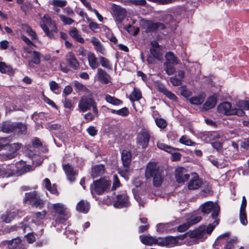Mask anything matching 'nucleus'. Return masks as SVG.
Wrapping results in <instances>:
<instances>
[{"label": "nucleus", "instance_id": "f257e3e1", "mask_svg": "<svg viewBox=\"0 0 249 249\" xmlns=\"http://www.w3.org/2000/svg\"><path fill=\"white\" fill-rule=\"evenodd\" d=\"M146 178L153 177V184L155 187L160 186L163 181V178L159 173L157 165L155 162L149 163L145 172Z\"/></svg>", "mask_w": 249, "mask_h": 249}, {"label": "nucleus", "instance_id": "f03ea898", "mask_svg": "<svg viewBox=\"0 0 249 249\" xmlns=\"http://www.w3.org/2000/svg\"><path fill=\"white\" fill-rule=\"evenodd\" d=\"M40 26L48 37H54L53 32L56 33L57 28L54 21L48 14L44 15L41 18Z\"/></svg>", "mask_w": 249, "mask_h": 249}, {"label": "nucleus", "instance_id": "7ed1b4c3", "mask_svg": "<svg viewBox=\"0 0 249 249\" xmlns=\"http://www.w3.org/2000/svg\"><path fill=\"white\" fill-rule=\"evenodd\" d=\"M165 62L163 64V69L168 75H173L176 71L175 66L179 63L178 59L173 53L169 52L165 55Z\"/></svg>", "mask_w": 249, "mask_h": 249}, {"label": "nucleus", "instance_id": "20e7f679", "mask_svg": "<svg viewBox=\"0 0 249 249\" xmlns=\"http://www.w3.org/2000/svg\"><path fill=\"white\" fill-rule=\"evenodd\" d=\"M111 186V181L107 178H103L93 182L90 186L91 193L94 191L98 195H100L104 191H106Z\"/></svg>", "mask_w": 249, "mask_h": 249}, {"label": "nucleus", "instance_id": "39448f33", "mask_svg": "<svg viewBox=\"0 0 249 249\" xmlns=\"http://www.w3.org/2000/svg\"><path fill=\"white\" fill-rule=\"evenodd\" d=\"M141 24L142 28L144 29L146 33L154 32L158 29L163 30L165 28V26L161 23H154L151 21L144 19L141 20Z\"/></svg>", "mask_w": 249, "mask_h": 249}, {"label": "nucleus", "instance_id": "423d86ee", "mask_svg": "<svg viewBox=\"0 0 249 249\" xmlns=\"http://www.w3.org/2000/svg\"><path fill=\"white\" fill-rule=\"evenodd\" d=\"M53 208L56 213L59 214L56 221L58 222L63 223L66 221L69 216L66 212L67 208L62 203H55L53 204Z\"/></svg>", "mask_w": 249, "mask_h": 249}, {"label": "nucleus", "instance_id": "0eeeda50", "mask_svg": "<svg viewBox=\"0 0 249 249\" xmlns=\"http://www.w3.org/2000/svg\"><path fill=\"white\" fill-rule=\"evenodd\" d=\"M150 136L149 130L145 129H142L138 135L137 142L142 148H145L148 144Z\"/></svg>", "mask_w": 249, "mask_h": 249}, {"label": "nucleus", "instance_id": "6e6552de", "mask_svg": "<svg viewBox=\"0 0 249 249\" xmlns=\"http://www.w3.org/2000/svg\"><path fill=\"white\" fill-rule=\"evenodd\" d=\"M20 148V144L18 143H14L9 144L6 150L9 151L10 153L0 154V158L2 160H7L13 159L15 157L16 152Z\"/></svg>", "mask_w": 249, "mask_h": 249}, {"label": "nucleus", "instance_id": "1a4fd4ad", "mask_svg": "<svg viewBox=\"0 0 249 249\" xmlns=\"http://www.w3.org/2000/svg\"><path fill=\"white\" fill-rule=\"evenodd\" d=\"M94 100L90 97L83 96L78 103V107L80 111L84 112L89 110L94 105Z\"/></svg>", "mask_w": 249, "mask_h": 249}, {"label": "nucleus", "instance_id": "9d476101", "mask_svg": "<svg viewBox=\"0 0 249 249\" xmlns=\"http://www.w3.org/2000/svg\"><path fill=\"white\" fill-rule=\"evenodd\" d=\"M217 111L219 113L225 115H233V108L229 102H224L220 103L217 107Z\"/></svg>", "mask_w": 249, "mask_h": 249}, {"label": "nucleus", "instance_id": "9b49d317", "mask_svg": "<svg viewBox=\"0 0 249 249\" xmlns=\"http://www.w3.org/2000/svg\"><path fill=\"white\" fill-rule=\"evenodd\" d=\"M189 177L190 176L187 173L185 168L178 167L176 170L175 178L178 182H184L188 180Z\"/></svg>", "mask_w": 249, "mask_h": 249}, {"label": "nucleus", "instance_id": "f8f14e48", "mask_svg": "<svg viewBox=\"0 0 249 249\" xmlns=\"http://www.w3.org/2000/svg\"><path fill=\"white\" fill-rule=\"evenodd\" d=\"M212 210L213 211L212 213V216L213 219H215L218 215L219 208L214 206L212 201H207L203 203V213H208Z\"/></svg>", "mask_w": 249, "mask_h": 249}, {"label": "nucleus", "instance_id": "ddd939ff", "mask_svg": "<svg viewBox=\"0 0 249 249\" xmlns=\"http://www.w3.org/2000/svg\"><path fill=\"white\" fill-rule=\"evenodd\" d=\"M21 240L16 238L10 241H5L0 244V249H14L18 248L20 244Z\"/></svg>", "mask_w": 249, "mask_h": 249}, {"label": "nucleus", "instance_id": "4468645a", "mask_svg": "<svg viewBox=\"0 0 249 249\" xmlns=\"http://www.w3.org/2000/svg\"><path fill=\"white\" fill-rule=\"evenodd\" d=\"M129 205L128 196L126 194L118 195L117 199L114 203V206L117 208L128 207Z\"/></svg>", "mask_w": 249, "mask_h": 249}, {"label": "nucleus", "instance_id": "2eb2a0df", "mask_svg": "<svg viewBox=\"0 0 249 249\" xmlns=\"http://www.w3.org/2000/svg\"><path fill=\"white\" fill-rule=\"evenodd\" d=\"M178 240L177 237L168 236L165 238H160L159 245L160 246H167L172 247L178 244Z\"/></svg>", "mask_w": 249, "mask_h": 249}, {"label": "nucleus", "instance_id": "dca6fc26", "mask_svg": "<svg viewBox=\"0 0 249 249\" xmlns=\"http://www.w3.org/2000/svg\"><path fill=\"white\" fill-rule=\"evenodd\" d=\"M13 165L16 167L17 174L13 175V176H18L32 170V166L29 165H27L23 161H20L18 163H17L16 165Z\"/></svg>", "mask_w": 249, "mask_h": 249}, {"label": "nucleus", "instance_id": "f3484780", "mask_svg": "<svg viewBox=\"0 0 249 249\" xmlns=\"http://www.w3.org/2000/svg\"><path fill=\"white\" fill-rule=\"evenodd\" d=\"M112 10L116 18L119 22H121L126 15V11L120 6L113 4L112 6Z\"/></svg>", "mask_w": 249, "mask_h": 249}, {"label": "nucleus", "instance_id": "a211bd4d", "mask_svg": "<svg viewBox=\"0 0 249 249\" xmlns=\"http://www.w3.org/2000/svg\"><path fill=\"white\" fill-rule=\"evenodd\" d=\"M66 59L69 65L74 70L79 69V64L72 52H69L66 56Z\"/></svg>", "mask_w": 249, "mask_h": 249}, {"label": "nucleus", "instance_id": "6ab92c4d", "mask_svg": "<svg viewBox=\"0 0 249 249\" xmlns=\"http://www.w3.org/2000/svg\"><path fill=\"white\" fill-rule=\"evenodd\" d=\"M151 48L150 49L151 54L153 56L158 60H160L162 57L161 50L156 41H153L151 43Z\"/></svg>", "mask_w": 249, "mask_h": 249}, {"label": "nucleus", "instance_id": "aec40b11", "mask_svg": "<svg viewBox=\"0 0 249 249\" xmlns=\"http://www.w3.org/2000/svg\"><path fill=\"white\" fill-rule=\"evenodd\" d=\"M63 168L65 171L68 179L71 182L74 181L77 174L76 171L69 164L63 165Z\"/></svg>", "mask_w": 249, "mask_h": 249}, {"label": "nucleus", "instance_id": "412c9836", "mask_svg": "<svg viewBox=\"0 0 249 249\" xmlns=\"http://www.w3.org/2000/svg\"><path fill=\"white\" fill-rule=\"evenodd\" d=\"M140 239L142 243L147 246H152L154 244L159 245L160 238H157L150 235H141Z\"/></svg>", "mask_w": 249, "mask_h": 249}, {"label": "nucleus", "instance_id": "4be33fe9", "mask_svg": "<svg viewBox=\"0 0 249 249\" xmlns=\"http://www.w3.org/2000/svg\"><path fill=\"white\" fill-rule=\"evenodd\" d=\"M16 174V167L14 165L8 166L6 168L1 169L0 168V177L8 178Z\"/></svg>", "mask_w": 249, "mask_h": 249}, {"label": "nucleus", "instance_id": "5701e85b", "mask_svg": "<svg viewBox=\"0 0 249 249\" xmlns=\"http://www.w3.org/2000/svg\"><path fill=\"white\" fill-rule=\"evenodd\" d=\"M19 214L18 210L13 209L6 213L1 216V219L3 221L6 223H10Z\"/></svg>", "mask_w": 249, "mask_h": 249}, {"label": "nucleus", "instance_id": "b1692460", "mask_svg": "<svg viewBox=\"0 0 249 249\" xmlns=\"http://www.w3.org/2000/svg\"><path fill=\"white\" fill-rule=\"evenodd\" d=\"M97 76L98 80L102 83L107 84L109 82V75L101 68H98L97 69Z\"/></svg>", "mask_w": 249, "mask_h": 249}, {"label": "nucleus", "instance_id": "393cba45", "mask_svg": "<svg viewBox=\"0 0 249 249\" xmlns=\"http://www.w3.org/2000/svg\"><path fill=\"white\" fill-rule=\"evenodd\" d=\"M105 172V168L103 164L97 165L93 167L91 171V176L96 178L103 175Z\"/></svg>", "mask_w": 249, "mask_h": 249}, {"label": "nucleus", "instance_id": "a878e982", "mask_svg": "<svg viewBox=\"0 0 249 249\" xmlns=\"http://www.w3.org/2000/svg\"><path fill=\"white\" fill-rule=\"evenodd\" d=\"M90 41L92 45L94 46L95 50L97 52H100L101 53L103 54H105V49L104 48L101 42L97 38L93 36L91 38Z\"/></svg>", "mask_w": 249, "mask_h": 249}, {"label": "nucleus", "instance_id": "bb28decb", "mask_svg": "<svg viewBox=\"0 0 249 249\" xmlns=\"http://www.w3.org/2000/svg\"><path fill=\"white\" fill-rule=\"evenodd\" d=\"M87 57L89 64L91 69L94 70L98 68L99 65L98 59L93 53L89 52L87 54Z\"/></svg>", "mask_w": 249, "mask_h": 249}, {"label": "nucleus", "instance_id": "cd10ccee", "mask_svg": "<svg viewBox=\"0 0 249 249\" xmlns=\"http://www.w3.org/2000/svg\"><path fill=\"white\" fill-rule=\"evenodd\" d=\"M217 103V98L215 95L210 96L203 104V109L209 110L214 107Z\"/></svg>", "mask_w": 249, "mask_h": 249}, {"label": "nucleus", "instance_id": "c85d7f7f", "mask_svg": "<svg viewBox=\"0 0 249 249\" xmlns=\"http://www.w3.org/2000/svg\"><path fill=\"white\" fill-rule=\"evenodd\" d=\"M193 179H192L188 186L189 190L196 189L200 186V182L198 179V176L196 173L192 174Z\"/></svg>", "mask_w": 249, "mask_h": 249}, {"label": "nucleus", "instance_id": "c756f323", "mask_svg": "<svg viewBox=\"0 0 249 249\" xmlns=\"http://www.w3.org/2000/svg\"><path fill=\"white\" fill-rule=\"evenodd\" d=\"M122 160L124 167L127 168L131 161V153L127 150H123L122 153Z\"/></svg>", "mask_w": 249, "mask_h": 249}, {"label": "nucleus", "instance_id": "7c9ffc66", "mask_svg": "<svg viewBox=\"0 0 249 249\" xmlns=\"http://www.w3.org/2000/svg\"><path fill=\"white\" fill-rule=\"evenodd\" d=\"M16 124V123L11 122H5L2 124L1 130L4 133H10L15 131Z\"/></svg>", "mask_w": 249, "mask_h": 249}, {"label": "nucleus", "instance_id": "2f4dec72", "mask_svg": "<svg viewBox=\"0 0 249 249\" xmlns=\"http://www.w3.org/2000/svg\"><path fill=\"white\" fill-rule=\"evenodd\" d=\"M89 209V204L85 200H81L76 205L77 211L83 213H87Z\"/></svg>", "mask_w": 249, "mask_h": 249}, {"label": "nucleus", "instance_id": "473e14b6", "mask_svg": "<svg viewBox=\"0 0 249 249\" xmlns=\"http://www.w3.org/2000/svg\"><path fill=\"white\" fill-rule=\"evenodd\" d=\"M28 53H31L33 58L31 61H29V65L30 67H33V64H39L40 62V53L36 51H28Z\"/></svg>", "mask_w": 249, "mask_h": 249}, {"label": "nucleus", "instance_id": "72a5a7b5", "mask_svg": "<svg viewBox=\"0 0 249 249\" xmlns=\"http://www.w3.org/2000/svg\"><path fill=\"white\" fill-rule=\"evenodd\" d=\"M43 184L47 190L51 193L54 195H58V193L55 185L54 184L52 185L50 180L48 178H46L44 179Z\"/></svg>", "mask_w": 249, "mask_h": 249}, {"label": "nucleus", "instance_id": "f704fd0d", "mask_svg": "<svg viewBox=\"0 0 249 249\" xmlns=\"http://www.w3.org/2000/svg\"><path fill=\"white\" fill-rule=\"evenodd\" d=\"M105 100L109 104H110L114 106H119L122 104V101L114 97L111 96L109 94H106L105 96Z\"/></svg>", "mask_w": 249, "mask_h": 249}, {"label": "nucleus", "instance_id": "c9c22d12", "mask_svg": "<svg viewBox=\"0 0 249 249\" xmlns=\"http://www.w3.org/2000/svg\"><path fill=\"white\" fill-rule=\"evenodd\" d=\"M69 34L73 39H74L78 42L81 43H85L84 39L81 37L79 34V32L75 28H73L72 30H71L70 31Z\"/></svg>", "mask_w": 249, "mask_h": 249}, {"label": "nucleus", "instance_id": "e433bc0d", "mask_svg": "<svg viewBox=\"0 0 249 249\" xmlns=\"http://www.w3.org/2000/svg\"><path fill=\"white\" fill-rule=\"evenodd\" d=\"M38 196V195L36 191L27 193L25 194L24 202L32 204Z\"/></svg>", "mask_w": 249, "mask_h": 249}, {"label": "nucleus", "instance_id": "4c0bfd02", "mask_svg": "<svg viewBox=\"0 0 249 249\" xmlns=\"http://www.w3.org/2000/svg\"><path fill=\"white\" fill-rule=\"evenodd\" d=\"M142 98V93L140 89L137 88H134L133 92L131 93L129 96V99L131 101L134 102L135 101H138Z\"/></svg>", "mask_w": 249, "mask_h": 249}, {"label": "nucleus", "instance_id": "58836bf2", "mask_svg": "<svg viewBox=\"0 0 249 249\" xmlns=\"http://www.w3.org/2000/svg\"><path fill=\"white\" fill-rule=\"evenodd\" d=\"M201 219L200 216H195L192 214H189L186 218V221L189 223L190 226L199 222Z\"/></svg>", "mask_w": 249, "mask_h": 249}, {"label": "nucleus", "instance_id": "ea45409f", "mask_svg": "<svg viewBox=\"0 0 249 249\" xmlns=\"http://www.w3.org/2000/svg\"><path fill=\"white\" fill-rule=\"evenodd\" d=\"M157 145L159 149L170 153L173 152L175 150L173 147H171L161 142H158Z\"/></svg>", "mask_w": 249, "mask_h": 249}, {"label": "nucleus", "instance_id": "a19ab883", "mask_svg": "<svg viewBox=\"0 0 249 249\" xmlns=\"http://www.w3.org/2000/svg\"><path fill=\"white\" fill-rule=\"evenodd\" d=\"M189 236L193 238H201L202 237V228L200 227L199 228L191 231L189 233Z\"/></svg>", "mask_w": 249, "mask_h": 249}, {"label": "nucleus", "instance_id": "79ce46f5", "mask_svg": "<svg viewBox=\"0 0 249 249\" xmlns=\"http://www.w3.org/2000/svg\"><path fill=\"white\" fill-rule=\"evenodd\" d=\"M58 17L64 25H71L74 21L71 17L64 14H59Z\"/></svg>", "mask_w": 249, "mask_h": 249}, {"label": "nucleus", "instance_id": "37998d69", "mask_svg": "<svg viewBox=\"0 0 249 249\" xmlns=\"http://www.w3.org/2000/svg\"><path fill=\"white\" fill-rule=\"evenodd\" d=\"M74 86L75 88V90L76 92H82L85 93H87L89 92V89L88 88L82 84L78 82V81L74 82Z\"/></svg>", "mask_w": 249, "mask_h": 249}, {"label": "nucleus", "instance_id": "c03bdc74", "mask_svg": "<svg viewBox=\"0 0 249 249\" xmlns=\"http://www.w3.org/2000/svg\"><path fill=\"white\" fill-rule=\"evenodd\" d=\"M0 71L1 73L12 74L13 73V69L11 66L7 65L4 62H0Z\"/></svg>", "mask_w": 249, "mask_h": 249}, {"label": "nucleus", "instance_id": "a18cd8bd", "mask_svg": "<svg viewBox=\"0 0 249 249\" xmlns=\"http://www.w3.org/2000/svg\"><path fill=\"white\" fill-rule=\"evenodd\" d=\"M50 5L60 8H63L66 6L67 1L66 0H52L49 2Z\"/></svg>", "mask_w": 249, "mask_h": 249}, {"label": "nucleus", "instance_id": "49530a36", "mask_svg": "<svg viewBox=\"0 0 249 249\" xmlns=\"http://www.w3.org/2000/svg\"><path fill=\"white\" fill-rule=\"evenodd\" d=\"M179 142L180 143L187 145L192 146L196 145L195 142H194L188 136L186 135L182 136L179 139Z\"/></svg>", "mask_w": 249, "mask_h": 249}, {"label": "nucleus", "instance_id": "de8ad7c7", "mask_svg": "<svg viewBox=\"0 0 249 249\" xmlns=\"http://www.w3.org/2000/svg\"><path fill=\"white\" fill-rule=\"evenodd\" d=\"M218 224V221L215 220L212 224H209L206 229L203 228V235L207 233L210 234L216 225Z\"/></svg>", "mask_w": 249, "mask_h": 249}, {"label": "nucleus", "instance_id": "09e8293b", "mask_svg": "<svg viewBox=\"0 0 249 249\" xmlns=\"http://www.w3.org/2000/svg\"><path fill=\"white\" fill-rule=\"evenodd\" d=\"M99 59L100 64L103 67L107 69H111L112 66L108 59L101 56L99 57Z\"/></svg>", "mask_w": 249, "mask_h": 249}, {"label": "nucleus", "instance_id": "8fccbe9b", "mask_svg": "<svg viewBox=\"0 0 249 249\" xmlns=\"http://www.w3.org/2000/svg\"><path fill=\"white\" fill-rule=\"evenodd\" d=\"M24 30L30 36L32 39H37V36L36 33L31 29V28L27 25H25L23 27Z\"/></svg>", "mask_w": 249, "mask_h": 249}, {"label": "nucleus", "instance_id": "3c124183", "mask_svg": "<svg viewBox=\"0 0 249 249\" xmlns=\"http://www.w3.org/2000/svg\"><path fill=\"white\" fill-rule=\"evenodd\" d=\"M211 186L210 183L205 185V188L203 189V197L213 196V191L211 189Z\"/></svg>", "mask_w": 249, "mask_h": 249}, {"label": "nucleus", "instance_id": "603ef678", "mask_svg": "<svg viewBox=\"0 0 249 249\" xmlns=\"http://www.w3.org/2000/svg\"><path fill=\"white\" fill-rule=\"evenodd\" d=\"M221 135L216 132H213L210 134H208L207 136L205 138V140L206 142H208L211 140H214L219 139L221 138Z\"/></svg>", "mask_w": 249, "mask_h": 249}, {"label": "nucleus", "instance_id": "864d4df0", "mask_svg": "<svg viewBox=\"0 0 249 249\" xmlns=\"http://www.w3.org/2000/svg\"><path fill=\"white\" fill-rule=\"evenodd\" d=\"M16 126L15 128V132H17L20 134H23L25 132L26 130V126L25 124L22 123H16Z\"/></svg>", "mask_w": 249, "mask_h": 249}, {"label": "nucleus", "instance_id": "5fc2aeb1", "mask_svg": "<svg viewBox=\"0 0 249 249\" xmlns=\"http://www.w3.org/2000/svg\"><path fill=\"white\" fill-rule=\"evenodd\" d=\"M237 242L236 238H233L229 239L226 242V243L225 245L224 249H233L234 248V246L235 244Z\"/></svg>", "mask_w": 249, "mask_h": 249}, {"label": "nucleus", "instance_id": "6e6d98bb", "mask_svg": "<svg viewBox=\"0 0 249 249\" xmlns=\"http://www.w3.org/2000/svg\"><path fill=\"white\" fill-rule=\"evenodd\" d=\"M236 106L245 110L249 109V101L241 100L236 103Z\"/></svg>", "mask_w": 249, "mask_h": 249}, {"label": "nucleus", "instance_id": "4d7b16f0", "mask_svg": "<svg viewBox=\"0 0 249 249\" xmlns=\"http://www.w3.org/2000/svg\"><path fill=\"white\" fill-rule=\"evenodd\" d=\"M44 204V201L42 199H40L39 196H38L32 205L33 206L36 208L41 209L43 207Z\"/></svg>", "mask_w": 249, "mask_h": 249}, {"label": "nucleus", "instance_id": "13d9d810", "mask_svg": "<svg viewBox=\"0 0 249 249\" xmlns=\"http://www.w3.org/2000/svg\"><path fill=\"white\" fill-rule=\"evenodd\" d=\"M239 218L242 225H246L247 224L248 220L246 211L240 210Z\"/></svg>", "mask_w": 249, "mask_h": 249}, {"label": "nucleus", "instance_id": "bf43d9fd", "mask_svg": "<svg viewBox=\"0 0 249 249\" xmlns=\"http://www.w3.org/2000/svg\"><path fill=\"white\" fill-rule=\"evenodd\" d=\"M156 125L160 128H164L167 126L166 121L162 118H156L155 120Z\"/></svg>", "mask_w": 249, "mask_h": 249}, {"label": "nucleus", "instance_id": "052dcab7", "mask_svg": "<svg viewBox=\"0 0 249 249\" xmlns=\"http://www.w3.org/2000/svg\"><path fill=\"white\" fill-rule=\"evenodd\" d=\"M9 145V141L7 138H1L0 139V149H6Z\"/></svg>", "mask_w": 249, "mask_h": 249}, {"label": "nucleus", "instance_id": "680f3d73", "mask_svg": "<svg viewBox=\"0 0 249 249\" xmlns=\"http://www.w3.org/2000/svg\"><path fill=\"white\" fill-rule=\"evenodd\" d=\"M189 101L192 104L200 105L202 102L201 96L193 97L189 99Z\"/></svg>", "mask_w": 249, "mask_h": 249}, {"label": "nucleus", "instance_id": "e2e57ef3", "mask_svg": "<svg viewBox=\"0 0 249 249\" xmlns=\"http://www.w3.org/2000/svg\"><path fill=\"white\" fill-rule=\"evenodd\" d=\"M169 224H159L157 225V231L160 232H163L168 230Z\"/></svg>", "mask_w": 249, "mask_h": 249}, {"label": "nucleus", "instance_id": "0e129e2a", "mask_svg": "<svg viewBox=\"0 0 249 249\" xmlns=\"http://www.w3.org/2000/svg\"><path fill=\"white\" fill-rule=\"evenodd\" d=\"M50 89L55 93H57V91L59 89V85L54 81H51L49 83Z\"/></svg>", "mask_w": 249, "mask_h": 249}, {"label": "nucleus", "instance_id": "69168bd1", "mask_svg": "<svg viewBox=\"0 0 249 249\" xmlns=\"http://www.w3.org/2000/svg\"><path fill=\"white\" fill-rule=\"evenodd\" d=\"M63 11L65 15L73 17L74 16V12L73 10L70 7H67L63 8Z\"/></svg>", "mask_w": 249, "mask_h": 249}, {"label": "nucleus", "instance_id": "338daca9", "mask_svg": "<svg viewBox=\"0 0 249 249\" xmlns=\"http://www.w3.org/2000/svg\"><path fill=\"white\" fill-rule=\"evenodd\" d=\"M113 181L112 189L115 190L120 185V182L117 175L113 176Z\"/></svg>", "mask_w": 249, "mask_h": 249}, {"label": "nucleus", "instance_id": "774afa93", "mask_svg": "<svg viewBox=\"0 0 249 249\" xmlns=\"http://www.w3.org/2000/svg\"><path fill=\"white\" fill-rule=\"evenodd\" d=\"M190 227L189 223L186 221V223L178 227V231L179 232H182L187 230Z\"/></svg>", "mask_w": 249, "mask_h": 249}]
</instances>
